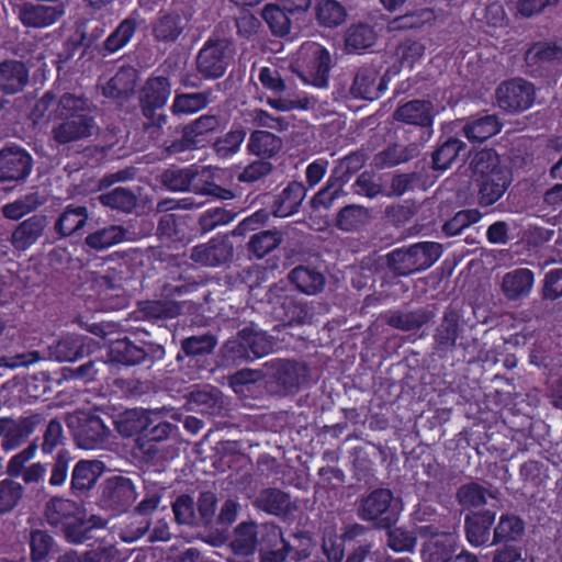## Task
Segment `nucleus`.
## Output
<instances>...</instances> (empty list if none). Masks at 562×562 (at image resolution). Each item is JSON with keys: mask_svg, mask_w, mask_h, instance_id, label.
I'll return each mask as SVG.
<instances>
[{"mask_svg": "<svg viewBox=\"0 0 562 562\" xmlns=\"http://www.w3.org/2000/svg\"><path fill=\"white\" fill-rule=\"evenodd\" d=\"M472 178L479 188L477 201L481 206H491L506 192L512 176L502 165L495 149H482L471 160Z\"/></svg>", "mask_w": 562, "mask_h": 562, "instance_id": "1", "label": "nucleus"}, {"mask_svg": "<svg viewBox=\"0 0 562 562\" xmlns=\"http://www.w3.org/2000/svg\"><path fill=\"white\" fill-rule=\"evenodd\" d=\"M56 112L63 119L53 130L57 143L68 144L92 135L95 122L87 98L66 93L59 99Z\"/></svg>", "mask_w": 562, "mask_h": 562, "instance_id": "2", "label": "nucleus"}, {"mask_svg": "<svg viewBox=\"0 0 562 562\" xmlns=\"http://www.w3.org/2000/svg\"><path fill=\"white\" fill-rule=\"evenodd\" d=\"M172 92L170 78L165 75H150L138 90V106L144 117V132L154 135L168 123L165 108Z\"/></svg>", "mask_w": 562, "mask_h": 562, "instance_id": "3", "label": "nucleus"}, {"mask_svg": "<svg viewBox=\"0 0 562 562\" xmlns=\"http://www.w3.org/2000/svg\"><path fill=\"white\" fill-rule=\"evenodd\" d=\"M442 255L436 241H419L395 248L385 255V266L394 277H408L429 269Z\"/></svg>", "mask_w": 562, "mask_h": 562, "instance_id": "4", "label": "nucleus"}, {"mask_svg": "<svg viewBox=\"0 0 562 562\" xmlns=\"http://www.w3.org/2000/svg\"><path fill=\"white\" fill-rule=\"evenodd\" d=\"M272 349L273 342L265 333L245 327L223 345L221 357L226 366H240L269 355Z\"/></svg>", "mask_w": 562, "mask_h": 562, "instance_id": "5", "label": "nucleus"}, {"mask_svg": "<svg viewBox=\"0 0 562 562\" xmlns=\"http://www.w3.org/2000/svg\"><path fill=\"white\" fill-rule=\"evenodd\" d=\"M67 426L81 449L103 448L111 436L110 427L90 411H77L67 417Z\"/></svg>", "mask_w": 562, "mask_h": 562, "instance_id": "6", "label": "nucleus"}, {"mask_svg": "<svg viewBox=\"0 0 562 562\" xmlns=\"http://www.w3.org/2000/svg\"><path fill=\"white\" fill-rule=\"evenodd\" d=\"M367 160L368 155L364 149L353 150L339 159L327 180V187L313 198L314 204L326 209L333 206L344 186L364 166Z\"/></svg>", "mask_w": 562, "mask_h": 562, "instance_id": "7", "label": "nucleus"}, {"mask_svg": "<svg viewBox=\"0 0 562 562\" xmlns=\"http://www.w3.org/2000/svg\"><path fill=\"white\" fill-rule=\"evenodd\" d=\"M137 498L134 482L123 475L106 477L99 486L98 506L112 517L130 510Z\"/></svg>", "mask_w": 562, "mask_h": 562, "instance_id": "8", "label": "nucleus"}, {"mask_svg": "<svg viewBox=\"0 0 562 562\" xmlns=\"http://www.w3.org/2000/svg\"><path fill=\"white\" fill-rule=\"evenodd\" d=\"M165 355V348L160 344L143 341L142 345H136L126 336L112 341L108 350L110 362L127 367L144 364L150 368L162 360Z\"/></svg>", "mask_w": 562, "mask_h": 562, "instance_id": "9", "label": "nucleus"}, {"mask_svg": "<svg viewBox=\"0 0 562 562\" xmlns=\"http://www.w3.org/2000/svg\"><path fill=\"white\" fill-rule=\"evenodd\" d=\"M393 501L391 490L375 488L361 499L357 515L361 520L372 522L378 529H391L400 516V510Z\"/></svg>", "mask_w": 562, "mask_h": 562, "instance_id": "10", "label": "nucleus"}, {"mask_svg": "<svg viewBox=\"0 0 562 562\" xmlns=\"http://www.w3.org/2000/svg\"><path fill=\"white\" fill-rule=\"evenodd\" d=\"M423 562H479L475 554L470 553L460 542L456 532H438L424 542Z\"/></svg>", "mask_w": 562, "mask_h": 562, "instance_id": "11", "label": "nucleus"}, {"mask_svg": "<svg viewBox=\"0 0 562 562\" xmlns=\"http://www.w3.org/2000/svg\"><path fill=\"white\" fill-rule=\"evenodd\" d=\"M535 99V86L522 78L505 80L496 89V103L507 113H521L530 109Z\"/></svg>", "mask_w": 562, "mask_h": 562, "instance_id": "12", "label": "nucleus"}, {"mask_svg": "<svg viewBox=\"0 0 562 562\" xmlns=\"http://www.w3.org/2000/svg\"><path fill=\"white\" fill-rule=\"evenodd\" d=\"M231 63L228 44L222 40H207L200 48L196 58V71L205 80L222 78Z\"/></svg>", "mask_w": 562, "mask_h": 562, "instance_id": "13", "label": "nucleus"}, {"mask_svg": "<svg viewBox=\"0 0 562 562\" xmlns=\"http://www.w3.org/2000/svg\"><path fill=\"white\" fill-rule=\"evenodd\" d=\"M178 427L167 420H161L157 414H151L150 425L145 428L143 435L135 439L136 447L148 458L160 457V453L169 447L172 436Z\"/></svg>", "mask_w": 562, "mask_h": 562, "instance_id": "14", "label": "nucleus"}, {"mask_svg": "<svg viewBox=\"0 0 562 562\" xmlns=\"http://www.w3.org/2000/svg\"><path fill=\"white\" fill-rule=\"evenodd\" d=\"M268 300L272 304V314L284 325L305 324L312 317L307 304L289 295L283 288H272Z\"/></svg>", "mask_w": 562, "mask_h": 562, "instance_id": "15", "label": "nucleus"}, {"mask_svg": "<svg viewBox=\"0 0 562 562\" xmlns=\"http://www.w3.org/2000/svg\"><path fill=\"white\" fill-rule=\"evenodd\" d=\"M217 346V338L211 333L190 336L181 340L180 350L176 359L179 362L186 361L189 367L194 368V374L206 369L207 358Z\"/></svg>", "mask_w": 562, "mask_h": 562, "instance_id": "16", "label": "nucleus"}, {"mask_svg": "<svg viewBox=\"0 0 562 562\" xmlns=\"http://www.w3.org/2000/svg\"><path fill=\"white\" fill-rule=\"evenodd\" d=\"M94 347L95 345L92 338L70 334L61 337L50 347V355L59 362H74L89 356Z\"/></svg>", "mask_w": 562, "mask_h": 562, "instance_id": "17", "label": "nucleus"}, {"mask_svg": "<svg viewBox=\"0 0 562 562\" xmlns=\"http://www.w3.org/2000/svg\"><path fill=\"white\" fill-rule=\"evenodd\" d=\"M151 35L158 43H176L188 26V20L178 12L160 11L151 21Z\"/></svg>", "mask_w": 562, "mask_h": 562, "instance_id": "18", "label": "nucleus"}, {"mask_svg": "<svg viewBox=\"0 0 562 562\" xmlns=\"http://www.w3.org/2000/svg\"><path fill=\"white\" fill-rule=\"evenodd\" d=\"M32 169V157L19 147H8L0 151V181H18Z\"/></svg>", "mask_w": 562, "mask_h": 562, "instance_id": "19", "label": "nucleus"}, {"mask_svg": "<svg viewBox=\"0 0 562 562\" xmlns=\"http://www.w3.org/2000/svg\"><path fill=\"white\" fill-rule=\"evenodd\" d=\"M525 61L527 67L532 68V72L562 63V40L533 43L525 54Z\"/></svg>", "mask_w": 562, "mask_h": 562, "instance_id": "20", "label": "nucleus"}, {"mask_svg": "<svg viewBox=\"0 0 562 562\" xmlns=\"http://www.w3.org/2000/svg\"><path fill=\"white\" fill-rule=\"evenodd\" d=\"M495 517L496 513L490 509L475 512L465 516V538L471 546L482 547L490 542Z\"/></svg>", "mask_w": 562, "mask_h": 562, "instance_id": "21", "label": "nucleus"}, {"mask_svg": "<svg viewBox=\"0 0 562 562\" xmlns=\"http://www.w3.org/2000/svg\"><path fill=\"white\" fill-rule=\"evenodd\" d=\"M394 120L409 125L431 127L435 113L430 101L414 99L401 104L393 113Z\"/></svg>", "mask_w": 562, "mask_h": 562, "instance_id": "22", "label": "nucleus"}, {"mask_svg": "<svg viewBox=\"0 0 562 562\" xmlns=\"http://www.w3.org/2000/svg\"><path fill=\"white\" fill-rule=\"evenodd\" d=\"M503 123L496 114L470 116L462 127L463 135L471 143H483L498 134Z\"/></svg>", "mask_w": 562, "mask_h": 562, "instance_id": "23", "label": "nucleus"}, {"mask_svg": "<svg viewBox=\"0 0 562 562\" xmlns=\"http://www.w3.org/2000/svg\"><path fill=\"white\" fill-rule=\"evenodd\" d=\"M468 146L457 136L442 135L437 144V148L431 154L432 168L435 170H447L459 156L469 155Z\"/></svg>", "mask_w": 562, "mask_h": 562, "instance_id": "24", "label": "nucleus"}, {"mask_svg": "<svg viewBox=\"0 0 562 562\" xmlns=\"http://www.w3.org/2000/svg\"><path fill=\"white\" fill-rule=\"evenodd\" d=\"M233 257V247L226 238H212L207 244L193 248L191 258L200 263L217 267Z\"/></svg>", "mask_w": 562, "mask_h": 562, "instance_id": "25", "label": "nucleus"}, {"mask_svg": "<svg viewBox=\"0 0 562 562\" xmlns=\"http://www.w3.org/2000/svg\"><path fill=\"white\" fill-rule=\"evenodd\" d=\"M192 170L194 175L188 191H192L201 196L221 200H231L235 196L231 189H226L215 183L214 173L211 170L201 168L196 165H193Z\"/></svg>", "mask_w": 562, "mask_h": 562, "instance_id": "26", "label": "nucleus"}, {"mask_svg": "<svg viewBox=\"0 0 562 562\" xmlns=\"http://www.w3.org/2000/svg\"><path fill=\"white\" fill-rule=\"evenodd\" d=\"M82 509L81 505L71 499L53 497L46 504L45 517L48 525L60 530L69 521H78L76 516L81 515Z\"/></svg>", "mask_w": 562, "mask_h": 562, "instance_id": "27", "label": "nucleus"}, {"mask_svg": "<svg viewBox=\"0 0 562 562\" xmlns=\"http://www.w3.org/2000/svg\"><path fill=\"white\" fill-rule=\"evenodd\" d=\"M102 472V463L95 460H80L71 473V491L77 496H83L97 483Z\"/></svg>", "mask_w": 562, "mask_h": 562, "instance_id": "28", "label": "nucleus"}, {"mask_svg": "<svg viewBox=\"0 0 562 562\" xmlns=\"http://www.w3.org/2000/svg\"><path fill=\"white\" fill-rule=\"evenodd\" d=\"M305 187L296 181L290 182L274 199L272 209L277 217H288L296 213L305 198Z\"/></svg>", "mask_w": 562, "mask_h": 562, "instance_id": "29", "label": "nucleus"}, {"mask_svg": "<svg viewBox=\"0 0 562 562\" xmlns=\"http://www.w3.org/2000/svg\"><path fill=\"white\" fill-rule=\"evenodd\" d=\"M151 413L146 409H126L114 422L117 432L124 438L140 437L150 425Z\"/></svg>", "mask_w": 562, "mask_h": 562, "instance_id": "30", "label": "nucleus"}, {"mask_svg": "<svg viewBox=\"0 0 562 562\" xmlns=\"http://www.w3.org/2000/svg\"><path fill=\"white\" fill-rule=\"evenodd\" d=\"M526 524L517 515L502 514L493 529V544L517 543L525 536Z\"/></svg>", "mask_w": 562, "mask_h": 562, "instance_id": "31", "label": "nucleus"}, {"mask_svg": "<svg viewBox=\"0 0 562 562\" xmlns=\"http://www.w3.org/2000/svg\"><path fill=\"white\" fill-rule=\"evenodd\" d=\"M212 91L179 92L176 94L170 111L176 116L192 115L204 110L211 103Z\"/></svg>", "mask_w": 562, "mask_h": 562, "instance_id": "32", "label": "nucleus"}, {"mask_svg": "<svg viewBox=\"0 0 562 562\" xmlns=\"http://www.w3.org/2000/svg\"><path fill=\"white\" fill-rule=\"evenodd\" d=\"M137 27L138 22L134 15L122 20L102 43V55L108 56L125 47L135 35Z\"/></svg>", "mask_w": 562, "mask_h": 562, "instance_id": "33", "label": "nucleus"}, {"mask_svg": "<svg viewBox=\"0 0 562 562\" xmlns=\"http://www.w3.org/2000/svg\"><path fill=\"white\" fill-rule=\"evenodd\" d=\"M282 145L281 137L276 134L265 130H256L250 133L247 150L249 154L266 160L274 157L281 150Z\"/></svg>", "mask_w": 562, "mask_h": 562, "instance_id": "34", "label": "nucleus"}, {"mask_svg": "<svg viewBox=\"0 0 562 562\" xmlns=\"http://www.w3.org/2000/svg\"><path fill=\"white\" fill-rule=\"evenodd\" d=\"M76 519H78V521H69L63 529H60L65 539L69 543H83L92 538L91 532L94 528H101L104 526V522L100 517L92 516L91 519H87L85 508L81 510V515L76 516Z\"/></svg>", "mask_w": 562, "mask_h": 562, "instance_id": "35", "label": "nucleus"}, {"mask_svg": "<svg viewBox=\"0 0 562 562\" xmlns=\"http://www.w3.org/2000/svg\"><path fill=\"white\" fill-rule=\"evenodd\" d=\"M289 280L302 293L313 295L323 291L325 286V276L315 268L297 266L289 273Z\"/></svg>", "mask_w": 562, "mask_h": 562, "instance_id": "36", "label": "nucleus"}, {"mask_svg": "<svg viewBox=\"0 0 562 562\" xmlns=\"http://www.w3.org/2000/svg\"><path fill=\"white\" fill-rule=\"evenodd\" d=\"M460 334V319L456 312L445 313L440 325L434 335L435 347L438 351L452 350Z\"/></svg>", "mask_w": 562, "mask_h": 562, "instance_id": "37", "label": "nucleus"}, {"mask_svg": "<svg viewBox=\"0 0 562 562\" xmlns=\"http://www.w3.org/2000/svg\"><path fill=\"white\" fill-rule=\"evenodd\" d=\"M135 83L136 75L134 70L121 68L103 86L102 94L110 99H126L134 92Z\"/></svg>", "mask_w": 562, "mask_h": 562, "instance_id": "38", "label": "nucleus"}, {"mask_svg": "<svg viewBox=\"0 0 562 562\" xmlns=\"http://www.w3.org/2000/svg\"><path fill=\"white\" fill-rule=\"evenodd\" d=\"M27 82V71L20 61H4L0 65V90L5 93H16Z\"/></svg>", "mask_w": 562, "mask_h": 562, "instance_id": "39", "label": "nucleus"}, {"mask_svg": "<svg viewBox=\"0 0 562 562\" xmlns=\"http://www.w3.org/2000/svg\"><path fill=\"white\" fill-rule=\"evenodd\" d=\"M88 221V210L83 205L72 206L69 205L59 215L55 223V231L63 237L70 236L78 233Z\"/></svg>", "mask_w": 562, "mask_h": 562, "instance_id": "40", "label": "nucleus"}, {"mask_svg": "<svg viewBox=\"0 0 562 562\" xmlns=\"http://www.w3.org/2000/svg\"><path fill=\"white\" fill-rule=\"evenodd\" d=\"M292 15L283 5L268 3L261 11V18L274 36L284 37L291 31Z\"/></svg>", "mask_w": 562, "mask_h": 562, "instance_id": "41", "label": "nucleus"}, {"mask_svg": "<svg viewBox=\"0 0 562 562\" xmlns=\"http://www.w3.org/2000/svg\"><path fill=\"white\" fill-rule=\"evenodd\" d=\"M533 281V272L527 268H520L504 277L502 289L507 297L517 299L530 291Z\"/></svg>", "mask_w": 562, "mask_h": 562, "instance_id": "42", "label": "nucleus"}, {"mask_svg": "<svg viewBox=\"0 0 562 562\" xmlns=\"http://www.w3.org/2000/svg\"><path fill=\"white\" fill-rule=\"evenodd\" d=\"M314 10L316 21L324 27H336L347 18L345 7L337 0H315Z\"/></svg>", "mask_w": 562, "mask_h": 562, "instance_id": "43", "label": "nucleus"}, {"mask_svg": "<svg viewBox=\"0 0 562 562\" xmlns=\"http://www.w3.org/2000/svg\"><path fill=\"white\" fill-rule=\"evenodd\" d=\"M307 367L297 362L282 364L277 371L278 383L285 393H295L306 382Z\"/></svg>", "mask_w": 562, "mask_h": 562, "instance_id": "44", "label": "nucleus"}, {"mask_svg": "<svg viewBox=\"0 0 562 562\" xmlns=\"http://www.w3.org/2000/svg\"><path fill=\"white\" fill-rule=\"evenodd\" d=\"M256 505L270 515L280 516L289 510L290 496L279 488L268 487L259 493Z\"/></svg>", "mask_w": 562, "mask_h": 562, "instance_id": "45", "label": "nucleus"}, {"mask_svg": "<svg viewBox=\"0 0 562 562\" xmlns=\"http://www.w3.org/2000/svg\"><path fill=\"white\" fill-rule=\"evenodd\" d=\"M331 57L328 49L321 45H316L306 65L308 72L316 86L323 87L327 85Z\"/></svg>", "mask_w": 562, "mask_h": 562, "instance_id": "46", "label": "nucleus"}, {"mask_svg": "<svg viewBox=\"0 0 562 562\" xmlns=\"http://www.w3.org/2000/svg\"><path fill=\"white\" fill-rule=\"evenodd\" d=\"M125 231L117 225H110L90 233L86 239V245L93 250H104L124 240Z\"/></svg>", "mask_w": 562, "mask_h": 562, "instance_id": "47", "label": "nucleus"}, {"mask_svg": "<svg viewBox=\"0 0 562 562\" xmlns=\"http://www.w3.org/2000/svg\"><path fill=\"white\" fill-rule=\"evenodd\" d=\"M269 542L272 546H265L263 539L260 541L259 554L261 562H284L290 553L291 546L284 540L281 531H272L268 535Z\"/></svg>", "mask_w": 562, "mask_h": 562, "instance_id": "48", "label": "nucleus"}, {"mask_svg": "<svg viewBox=\"0 0 562 562\" xmlns=\"http://www.w3.org/2000/svg\"><path fill=\"white\" fill-rule=\"evenodd\" d=\"M375 31L366 23L351 25L346 33V46L350 50H363L374 45Z\"/></svg>", "mask_w": 562, "mask_h": 562, "instance_id": "49", "label": "nucleus"}, {"mask_svg": "<svg viewBox=\"0 0 562 562\" xmlns=\"http://www.w3.org/2000/svg\"><path fill=\"white\" fill-rule=\"evenodd\" d=\"M283 240L279 231H262L254 234L248 243V251L257 258H263Z\"/></svg>", "mask_w": 562, "mask_h": 562, "instance_id": "50", "label": "nucleus"}, {"mask_svg": "<svg viewBox=\"0 0 562 562\" xmlns=\"http://www.w3.org/2000/svg\"><path fill=\"white\" fill-rule=\"evenodd\" d=\"M431 314L425 310L402 313L395 312L387 318V324L401 330H417L430 321Z\"/></svg>", "mask_w": 562, "mask_h": 562, "instance_id": "51", "label": "nucleus"}, {"mask_svg": "<svg viewBox=\"0 0 562 562\" xmlns=\"http://www.w3.org/2000/svg\"><path fill=\"white\" fill-rule=\"evenodd\" d=\"M193 165L189 167L179 168L172 166L166 169L161 173V183L162 186L175 192H186L190 189V183L193 179Z\"/></svg>", "mask_w": 562, "mask_h": 562, "instance_id": "52", "label": "nucleus"}, {"mask_svg": "<svg viewBox=\"0 0 562 562\" xmlns=\"http://www.w3.org/2000/svg\"><path fill=\"white\" fill-rule=\"evenodd\" d=\"M112 393L120 398H138L146 394L148 385L135 376H117L110 384Z\"/></svg>", "mask_w": 562, "mask_h": 562, "instance_id": "53", "label": "nucleus"}, {"mask_svg": "<svg viewBox=\"0 0 562 562\" xmlns=\"http://www.w3.org/2000/svg\"><path fill=\"white\" fill-rule=\"evenodd\" d=\"M220 127V117L214 114H203L184 126L187 135L199 146L200 143L206 140V137L216 132Z\"/></svg>", "mask_w": 562, "mask_h": 562, "instance_id": "54", "label": "nucleus"}, {"mask_svg": "<svg viewBox=\"0 0 562 562\" xmlns=\"http://www.w3.org/2000/svg\"><path fill=\"white\" fill-rule=\"evenodd\" d=\"M375 81V71L369 68H361L355 76L350 91L355 98L372 100L376 97Z\"/></svg>", "mask_w": 562, "mask_h": 562, "instance_id": "55", "label": "nucleus"}, {"mask_svg": "<svg viewBox=\"0 0 562 562\" xmlns=\"http://www.w3.org/2000/svg\"><path fill=\"white\" fill-rule=\"evenodd\" d=\"M33 446L11 458L8 471L11 475L22 476L25 482H32L35 479V463Z\"/></svg>", "mask_w": 562, "mask_h": 562, "instance_id": "56", "label": "nucleus"}, {"mask_svg": "<svg viewBox=\"0 0 562 562\" xmlns=\"http://www.w3.org/2000/svg\"><path fill=\"white\" fill-rule=\"evenodd\" d=\"M102 205L122 212H131L136 205L135 194L125 188H115L99 196Z\"/></svg>", "mask_w": 562, "mask_h": 562, "instance_id": "57", "label": "nucleus"}, {"mask_svg": "<svg viewBox=\"0 0 562 562\" xmlns=\"http://www.w3.org/2000/svg\"><path fill=\"white\" fill-rule=\"evenodd\" d=\"M246 135V127L241 124L234 123L231 130L215 142L214 147L216 151L223 156L235 154L240 148Z\"/></svg>", "mask_w": 562, "mask_h": 562, "instance_id": "58", "label": "nucleus"}, {"mask_svg": "<svg viewBox=\"0 0 562 562\" xmlns=\"http://www.w3.org/2000/svg\"><path fill=\"white\" fill-rule=\"evenodd\" d=\"M236 214L224 207H210L199 218V227L203 234L210 233L217 226L226 225L235 218Z\"/></svg>", "mask_w": 562, "mask_h": 562, "instance_id": "59", "label": "nucleus"}, {"mask_svg": "<svg viewBox=\"0 0 562 562\" xmlns=\"http://www.w3.org/2000/svg\"><path fill=\"white\" fill-rule=\"evenodd\" d=\"M217 508L216 494L211 491L201 492L198 497V527H212L215 521V513Z\"/></svg>", "mask_w": 562, "mask_h": 562, "instance_id": "60", "label": "nucleus"}, {"mask_svg": "<svg viewBox=\"0 0 562 562\" xmlns=\"http://www.w3.org/2000/svg\"><path fill=\"white\" fill-rule=\"evenodd\" d=\"M172 512L179 525L198 527L195 503L192 496L188 494L178 496L172 504Z\"/></svg>", "mask_w": 562, "mask_h": 562, "instance_id": "61", "label": "nucleus"}, {"mask_svg": "<svg viewBox=\"0 0 562 562\" xmlns=\"http://www.w3.org/2000/svg\"><path fill=\"white\" fill-rule=\"evenodd\" d=\"M367 217V210L358 205H347L342 207L336 218L337 227L346 231L353 232L359 229Z\"/></svg>", "mask_w": 562, "mask_h": 562, "instance_id": "62", "label": "nucleus"}, {"mask_svg": "<svg viewBox=\"0 0 562 562\" xmlns=\"http://www.w3.org/2000/svg\"><path fill=\"white\" fill-rule=\"evenodd\" d=\"M201 283L180 276L171 282H165L161 286V295L170 301H177L189 293L195 292Z\"/></svg>", "mask_w": 562, "mask_h": 562, "instance_id": "63", "label": "nucleus"}, {"mask_svg": "<svg viewBox=\"0 0 562 562\" xmlns=\"http://www.w3.org/2000/svg\"><path fill=\"white\" fill-rule=\"evenodd\" d=\"M425 46L418 41L407 40L396 48V57L402 68L413 69L425 54Z\"/></svg>", "mask_w": 562, "mask_h": 562, "instance_id": "64", "label": "nucleus"}]
</instances>
